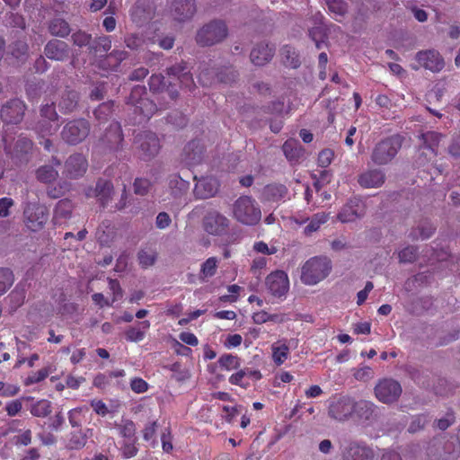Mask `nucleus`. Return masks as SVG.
Listing matches in <instances>:
<instances>
[{
    "instance_id": "69168bd1",
    "label": "nucleus",
    "mask_w": 460,
    "mask_h": 460,
    "mask_svg": "<svg viewBox=\"0 0 460 460\" xmlns=\"http://www.w3.org/2000/svg\"><path fill=\"white\" fill-rule=\"evenodd\" d=\"M333 152L330 149H324L319 153L318 164L321 167H327L332 161Z\"/></svg>"
},
{
    "instance_id": "b1692460",
    "label": "nucleus",
    "mask_w": 460,
    "mask_h": 460,
    "mask_svg": "<svg viewBox=\"0 0 460 460\" xmlns=\"http://www.w3.org/2000/svg\"><path fill=\"white\" fill-rule=\"evenodd\" d=\"M218 190V183L215 179L206 178L196 183L195 190L201 199H208L214 196Z\"/></svg>"
},
{
    "instance_id": "9d476101",
    "label": "nucleus",
    "mask_w": 460,
    "mask_h": 460,
    "mask_svg": "<svg viewBox=\"0 0 460 460\" xmlns=\"http://www.w3.org/2000/svg\"><path fill=\"white\" fill-rule=\"evenodd\" d=\"M422 145L420 148V155L418 163L420 165H424L426 162H433L437 155L436 147L438 146L441 135L429 131L421 134Z\"/></svg>"
},
{
    "instance_id": "7c9ffc66",
    "label": "nucleus",
    "mask_w": 460,
    "mask_h": 460,
    "mask_svg": "<svg viewBox=\"0 0 460 460\" xmlns=\"http://www.w3.org/2000/svg\"><path fill=\"white\" fill-rule=\"evenodd\" d=\"M328 10L333 14V18L337 22H341L347 13V5L342 0H327Z\"/></svg>"
},
{
    "instance_id": "c03bdc74",
    "label": "nucleus",
    "mask_w": 460,
    "mask_h": 460,
    "mask_svg": "<svg viewBox=\"0 0 460 460\" xmlns=\"http://www.w3.org/2000/svg\"><path fill=\"white\" fill-rule=\"evenodd\" d=\"M112 189L113 186L111 181L101 180L96 184V196L101 199L102 203H104L106 199L110 197Z\"/></svg>"
},
{
    "instance_id": "a18cd8bd",
    "label": "nucleus",
    "mask_w": 460,
    "mask_h": 460,
    "mask_svg": "<svg viewBox=\"0 0 460 460\" xmlns=\"http://www.w3.org/2000/svg\"><path fill=\"white\" fill-rule=\"evenodd\" d=\"M88 411L86 406L77 407L68 411V420L72 427H80L84 416Z\"/></svg>"
},
{
    "instance_id": "f8f14e48",
    "label": "nucleus",
    "mask_w": 460,
    "mask_h": 460,
    "mask_svg": "<svg viewBox=\"0 0 460 460\" xmlns=\"http://www.w3.org/2000/svg\"><path fill=\"white\" fill-rule=\"evenodd\" d=\"M229 219L216 210L208 212L203 218L205 231L212 235L225 234L229 228Z\"/></svg>"
},
{
    "instance_id": "3c124183",
    "label": "nucleus",
    "mask_w": 460,
    "mask_h": 460,
    "mask_svg": "<svg viewBox=\"0 0 460 460\" xmlns=\"http://www.w3.org/2000/svg\"><path fill=\"white\" fill-rule=\"evenodd\" d=\"M417 257V250L413 246H407L398 252L399 261L402 263L412 262Z\"/></svg>"
},
{
    "instance_id": "393cba45",
    "label": "nucleus",
    "mask_w": 460,
    "mask_h": 460,
    "mask_svg": "<svg viewBox=\"0 0 460 460\" xmlns=\"http://www.w3.org/2000/svg\"><path fill=\"white\" fill-rule=\"evenodd\" d=\"M272 360L277 366L282 365L289 356V344L287 340H280L271 345Z\"/></svg>"
},
{
    "instance_id": "603ef678",
    "label": "nucleus",
    "mask_w": 460,
    "mask_h": 460,
    "mask_svg": "<svg viewBox=\"0 0 460 460\" xmlns=\"http://www.w3.org/2000/svg\"><path fill=\"white\" fill-rule=\"evenodd\" d=\"M113 102L102 103L95 111L94 115L100 121L106 120L112 112Z\"/></svg>"
},
{
    "instance_id": "58836bf2",
    "label": "nucleus",
    "mask_w": 460,
    "mask_h": 460,
    "mask_svg": "<svg viewBox=\"0 0 460 460\" xmlns=\"http://www.w3.org/2000/svg\"><path fill=\"white\" fill-rule=\"evenodd\" d=\"M90 405L93 411L101 416H106L109 413H115L117 411V406L111 404L108 406L102 400L93 399L90 402Z\"/></svg>"
},
{
    "instance_id": "680f3d73",
    "label": "nucleus",
    "mask_w": 460,
    "mask_h": 460,
    "mask_svg": "<svg viewBox=\"0 0 460 460\" xmlns=\"http://www.w3.org/2000/svg\"><path fill=\"white\" fill-rule=\"evenodd\" d=\"M151 183L147 179L138 178L134 182L135 193L138 195H145L148 192Z\"/></svg>"
},
{
    "instance_id": "79ce46f5",
    "label": "nucleus",
    "mask_w": 460,
    "mask_h": 460,
    "mask_svg": "<svg viewBox=\"0 0 460 460\" xmlns=\"http://www.w3.org/2000/svg\"><path fill=\"white\" fill-rule=\"evenodd\" d=\"M218 364L222 369L231 371L240 367V359L237 356L225 354L219 358Z\"/></svg>"
},
{
    "instance_id": "338daca9",
    "label": "nucleus",
    "mask_w": 460,
    "mask_h": 460,
    "mask_svg": "<svg viewBox=\"0 0 460 460\" xmlns=\"http://www.w3.org/2000/svg\"><path fill=\"white\" fill-rule=\"evenodd\" d=\"M217 76L220 82L229 84L235 80L237 77V73L232 67H228L226 68V73L220 72L217 75Z\"/></svg>"
},
{
    "instance_id": "aec40b11",
    "label": "nucleus",
    "mask_w": 460,
    "mask_h": 460,
    "mask_svg": "<svg viewBox=\"0 0 460 460\" xmlns=\"http://www.w3.org/2000/svg\"><path fill=\"white\" fill-rule=\"evenodd\" d=\"M203 148L198 141L190 142L183 149L182 162L188 166H194L202 161Z\"/></svg>"
},
{
    "instance_id": "49530a36",
    "label": "nucleus",
    "mask_w": 460,
    "mask_h": 460,
    "mask_svg": "<svg viewBox=\"0 0 460 460\" xmlns=\"http://www.w3.org/2000/svg\"><path fill=\"white\" fill-rule=\"evenodd\" d=\"M267 264L268 259L266 257L261 255L255 256L251 263L250 271L255 278L260 279Z\"/></svg>"
},
{
    "instance_id": "4d7b16f0",
    "label": "nucleus",
    "mask_w": 460,
    "mask_h": 460,
    "mask_svg": "<svg viewBox=\"0 0 460 460\" xmlns=\"http://www.w3.org/2000/svg\"><path fill=\"white\" fill-rule=\"evenodd\" d=\"M72 40L75 45L84 47L90 43L92 36L84 31H79L72 34Z\"/></svg>"
},
{
    "instance_id": "e433bc0d",
    "label": "nucleus",
    "mask_w": 460,
    "mask_h": 460,
    "mask_svg": "<svg viewBox=\"0 0 460 460\" xmlns=\"http://www.w3.org/2000/svg\"><path fill=\"white\" fill-rule=\"evenodd\" d=\"M13 271L7 268H0V296L4 295L13 284Z\"/></svg>"
},
{
    "instance_id": "0e129e2a",
    "label": "nucleus",
    "mask_w": 460,
    "mask_h": 460,
    "mask_svg": "<svg viewBox=\"0 0 460 460\" xmlns=\"http://www.w3.org/2000/svg\"><path fill=\"white\" fill-rule=\"evenodd\" d=\"M109 288L112 292L111 303H114L122 297V289L116 279H109Z\"/></svg>"
},
{
    "instance_id": "f257e3e1",
    "label": "nucleus",
    "mask_w": 460,
    "mask_h": 460,
    "mask_svg": "<svg viewBox=\"0 0 460 460\" xmlns=\"http://www.w3.org/2000/svg\"><path fill=\"white\" fill-rule=\"evenodd\" d=\"M332 270L331 260L325 256H315L305 262L301 270V281L314 286L323 280Z\"/></svg>"
},
{
    "instance_id": "39448f33",
    "label": "nucleus",
    "mask_w": 460,
    "mask_h": 460,
    "mask_svg": "<svg viewBox=\"0 0 460 460\" xmlns=\"http://www.w3.org/2000/svg\"><path fill=\"white\" fill-rule=\"evenodd\" d=\"M135 146L142 160L148 161L155 157L160 151V141L152 132L139 133L135 138Z\"/></svg>"
},
{
    "instance_id": "774afa93",
    "label": "nucleus",
    "mask_w": 460,
    "mask_h": 460,
    "mask_svg": "<svg viewBox=\"0 0 460 460\" xmlns=\"http://www.w3.org/2000/svg\"><path fill=\"white\" fill-rule=\"evenodd\" d=\"M28 53V45L25 42H16L13 48L12 54L16 58H21Z\"/></svg>"
},
{
    "instance_id": "473e14b6",
    "label": "nucleus",
    "mask_w": 460,
    "mask_h": 460,
    "mask_svg": "<svg viewBox=\"0 0 460 460\" xmlns=\"http://www.w3.org/2000/svg\"><path fill=\"white\" fill-rule=\"evenodd\" d=\"M218 260L216 257H209L201 265L199 278L201 280H206L213 277L217 269Z\"/></svg>"
},
{
    "instance_id": "2f4dec72",
    "label": "nucleus",
    "mask_w": 460,
    "mask_h": 460,
    "mask_svg": "<svg viewBox=\"0 0 460 460\" xmlns=\"http://www.w3.org/2000/svg\"><path fill=\"white\" fill-rule=\"evenodd\" d=\"M328 218L329 215L323 212L314 215L308 225L304 229L305 234L310 235L316 232L322 225L327 222Z\"/></svg>"
},
{
    "instance_id": "c9c22d12",
    "label": "nucleus",
    "mask_w": 460,
    "mask_h": 460,
    "mask_svg": "<svg viewBox=\"0 0 460 460\" xmlns=\"http://www.w3.org/2000/svg\"><path fill=\"white\" fill-rule=\"evenodd\" d=\"M49 31L54 36L64 38L70 33V27L65 20L58 18L51 22Z\"/></svg>"
},
{
    "instance_id": "a878e982",
    "label": "nucleus",
    "mask_w": 460,
    "mask_h": 460,
    "mask_svg": "<svg viewBox=\"0 0 460 460\" xmlns=\"http://www.w3.org/2000/svg\"><path fill=\"white\" fill-rule=\"evenodd\" d=\"M285 156L291 163L297 162L304 155V149L296 140H288L282 146Z\"/></svg>"
},
{
    "instance_id": "bf43d9fd",
    "label": "nucleus",
    "mask_w": 460,
    "mask_h": 460,
    "mask_svg": "<svg viewBox=\"0 0 460 460\" xmlns=\"http://www.w3.org/2000/svg\"><path fill=\"white\" fill-rule=\"evenodd\" d=\"M20 392V387L16 385L5 384L0 382V395L3 397H13Z\"/></svg>"
},
{
    "instance_id": "6e6d98bb",
    "label": "nucleus",
    "mask_w": 460,
    "mask_h": 460,
    "mask_svg": "<svg viewBox=\"0 0 460 460\" xmlns=\"http://www.w3.org/2000/svg\"><path fill=\"white\" fill-rule=\"evenodd\" d=\"M8 299L13 303V307L17 308L21 306L25 299V292L16 287L8 296Z\"/></svg>"
},
{
    "instance_id": "2eb2a0df",
    "label": "nucleus",
    "mask_w": 460,
    "mask_h": 460,
    "mask_svg": "<svg viewBox=\"0 0 460 460\" xmlns=\"http://www.w3.org/2000/svg\"><path fill=\"white\" fill-rule=\"evenodd\" d=\"M24 111V103L19 99H14L2 107L0 116L6 123L17 124L22 119Z\"/></svg>"
},
{
    "instance_id": "5fc2aeb1",
    "label": "nucleus",
    "mask_w": 460,
    "mask_h": 460,
    "mask_svg": "<svg viewBox=\"0 0 460 460\" xmlns=\"http://www.w3.org/2000/svg\"><path fill=\"white\" fill-rule=\"evenodd\" d=\"M4 409L9 417L18 415L22 409V399H15L7 402Z\"/></svg>"
},
{
    "instance_id": "f03ea898",
    "label": "nucleus",
    "mask_w": 460,
    "mask_h": 460,
    "mask_svg": "<svg viewBox=\"0 0 460 460\" xmlns=\"http://www.w3.org/2000/svg\"><path fill=\"white\" fill-rule=\"evenodd\" d=\"M233 217L243 225L254 226L261 220V212L252 198L242 196L233 205Z\"/></svg>"
},
{
    "instance_id": "37998d69",
    "label": "nucleus",
    "mask_w": 460,
    "mask_h": 460,
    "mask_svg": "<svg viewBox=\"0 0 460 460\" xmlns=\"http://www.w3.org/2000/svg\"><path fill=\"white\" fill-rule=\"evenodd\" d=\"M281 55L284 59V62L287 66L294 67V68H296L299 66L300 61H299L298 55L296 54L295 49H293L289 46H285L281 49Z\"/></svg>"
},
{
    "instance_id": "423d86ee",
    "label": "nucleus",
    "mask_w": 460,
    "mask_h": 460,
    "mask_svg": "<svg viewBox=\"0 0 460 460\" xmlns=\"http://www.w3.org/2000/svg\"><path fill=\"white\" fill-rule=\"evenodd\" d=\"M402 394V386L399 382L392 378L380 380L375 386V395L383 403L396 402Z\"/></svg>"
},
{
    "instance_id": "ddd939ff",
    "label": "nucleus",
    "mask_w": 460,
    "mask_h": 460,
    "mask_svg": "<svg viewBox=\"0 0 460 460\" xmlns=\"http://www.w3.org/2000/svg\"><path fill=\"white\" fill-rule=\"evenodd\" d=\"M416 61L419 66H412L414 69H418L421 66L425 69L430 70L431 72L438 73L445 66V62L441 55L433 49L418 52L416 55Z\"/></svg>"
},
{
    "instance_id": "72a5a7b5",
    "label": "nucleus",
    "mask_w": 460,
    "mask_h": 460,
    "mask_svg": "<svg viewBox=\"0 0 460 460\" xmlns=\"http://www.w3.org/2000/svg\"><path fill=\"white\" fill-rule=\"evenodd\" d=\"M119 429V435L126 440H137L136 438V426L132 420H124L119 424H115Z\"/></svg>"
},
{
    "instance_id": "de8ad7c7",
    "label": "nucleus",
    "mask_w": 460,
    "mask_h": 460,
    "mask_svg": "<svg viewBox=\"0 0 460 460\" xmlns=\"http://www.w3.org/2000/svg\"><path fill=\"white\" fill-rule=\"evenodd\" d=\"M111 48V40L109 36H101L98 37L93 44L91 46V49L93 50L95 53L108 52Z\"/></svg>"
},
{
    "instance_id": "4468645a",
    "label": "nucleus",
    "mask_w": 460,
    "mask_h": 460,
    "mask_svg": "<svg viewBox=\"0 0 460 460\" xmlns=\"http://www.w3.org/2000/svg\"><path fill=\"white\" fill-rule=\"evenodd\" d=\"M342 460H373L374 452L367 445L351 441L341 449Z\"/></svg>"
},
{
    "instance_id": "f704fd0d",
    "label": "nucleus",
    "mask_w": 460,
    "mask_h": 460,
    "mask_svg": "<svg viewBox=\"0 0 460 460\" xmlns=\"http://www.w3.org/2000/svg\"><path fill=\"white\" fill-rule=\"evenodd\" d=\"M37 179L44 183L53 182L58 175L53 165H43L37 170Z\"/></svg>"
},
{
    "instance_id": "5701e85b",
    "label": "nucleus",
    "mask_w": 460,
    "mask_h": 460,
    "mask_svg": "<svg viewBox=\"0 0 460 460\" xmlns=\"http://www.w3.org/2000/svg\"><path fill=\"white\" fill-rule=\"evenodd\" d=\"M93 430L89 428L71 432L66 443V447L70 450H80L84 448L88 438L93 436Z\"/></svg>"
},
{
    "instance_id": "f3484780",
    "label": "nucleus",
    "mask_w": 460,
    "mask_h": 460,
    "mask_svg": "<svg viewBox=\"0 0 460 460\" xmlns=\"http://www.w3.org/2000/svg\"><path fill=\"white\" fill-rule=\"evenodd\" d=\"M275 49L266 42H261L255 45L250 54L251 62L255 66H264L273 58Z\"/></svg>"
},
{
    "instance_id": "c756f323",
    "label": "nucleus",
    "mask_w": 460,
    "mask_h": 460,
    "mask_svg": "<svg viewBox=\"0 0 460 460\" xmlns=\"http://www.w3.org/2000/svg\"><path fill=\"white\" fill-rule=\"evenodd\" d=\"M52 411L51 402L48 400L42 399L32 403L30 411L31 415L38 418H45L50 414Z\"/></svg>"
},
{
    "instance_id": "09e8293b",
    "label": "nucleus",
    "mask_w": 460,
    "mask_h": 460,
    "mask_svg": "<svg viewBox=\"0 0 460 460\" xmlns=\"http://www.w3.org/2000/svg\"><path fill=\"white\" fill-rule=\"evenodd\" d=\"M373 369L368 366H362L353 370V376L358 381L367 382L374 377Z\"/></svg>"
},
{
    "instance_id": "052dcab7",
    "label": "nucleus",
    "mask_w": 460,
    "mask_h": 460,
    "mask_svg": "<svg viewBox=\"0 0 460 460\" xmlns=\"http://www.w3.org/2000/svg\"><path fill=\"white\" fill-rule=\"evenodd\" d=\"M126 338L128 341L132 342L141 341L145 338L144 331L140 330V328H137L135 326L128 328L126 331Z\"/></svg>"
},
{
    "instance_id": "a19ab883",
    "label": "nucleus",
    "mask_w": 460,
    "mask_h": 460,
    "mask_svg": "<svg viewBox=\"0 0 460 460\" xmlns=\"http://www.w3.org/2000/svg\"><path fill=\"white\" fill-rule=\"evenodd\" d=\"M139 264L143 268H148L155 264L157 253L152 249H143L137 254Z\"/></svg>"
},
{
    "instance_id": "0eeeda50",
    "label": "nucleus",
    "mask_w": 460,
    "mask_h": 460,
    "mask_svg": "<svg viewBox=\"0 0 460 460\" xmlns=\"http://www.w3.org/2000/svg\"><path fill=\"white\" fill-rule=\"evenodd\" d=\"M265 286L274 297H285L289 290L288 276L284 270H274L266 277Z\"/></svg>"
},
{
    "instance_id": "7ed1b4c3",
    "label": "nucleus",
    "mask_w": 460,
    "mask_h": 460,
    "mask_svg": "<svg viewBox=\"0 0 460 460\" xmlns=\"http://www.w3.org/2000/svg\"><path fill=\"white\" fill-rule=\"evenodd\" d=\"M402 144V138L398 135L379 141L372 150L371 161L377 165L389 164L396 156Z\"/></svg>"
},
{
    "instance_id": "ea45409f",
    "label": "nucleus",
    "mask_w": 460,
    "mask_h": 460,
    "mask_svg": "<svg viewBox=\"0 0 460 460\" xmlns=\"http://www.w3.org/2000/svg\"><path fill=\"white\" fill-rule=\"evenodd\" d=\"M77 99L78 95L75 92L66 93L59 102L60 110L66 113L72 111L77 104Z\"/></svg>"
},
{
    "instance_id": "cd10ccee",
    "label": "nucleus",
    "mask_w": 460,
    "mask_h": 460,
    "mask_svg": "<svg viewBox=\"0 0 460 460\" xmlns=\"http://www.w3.org/2000/svg\"><path fill=\"white\" fill-rule=\"evenodd\" d=\"M185 69L186 67L184 65L179 64L170 67L168 69V74L177 76L183 86L190 89L193 84L192 75L189 72L185 71Z\"/></svg>"
},
{
    "instance_id": "13d9d810",
    "label": "nucleus",
    "mask_w": 460,
    "mask_h": 460,
    "mask_svg": "<svg viewBox=\"0 0 460 460\" xmlns=\"http://www.w3.org/2000/svg\"><path fill=\"white\" fill-rule=\"evenodd\" d=\"M253 251L261 254L272 255L278 252V249L273 245L269 246L266 243L260 241L254 243Z\"/></svg>"
},
{
    "instance_id": "c85d7f7f",
    "label": "nucleus",
    "mask_w": 460,
    "mask_h": 460,
    "mask_svg": "<svg viewBox=\"0 0 460 460\" xmlns=\"http://www.w3.org/2000/svg\"><path fill=\"white\" fill-rule=\"evenodd\" d=\"M72 210V202L68 199H61L56 205L54 211V219L57 223H61L62 220L69 218Z\"/></svg>"
},
{
    "instance_id": "dca6fc26",
    "label": "nucleus",
    "mask_w": 460,
    "mask_h": 460,
    "mask_svg": "<svg viewBox=\"0 0 460 460\" xmlns=\"http://www.w3.org/2000/svg\"><path fill=\"white\" fill-rule=\"evenodd\" d=\"M385 181V172L377 168L367 169L358 176V182L364 189L380 188Z\"/></svg>"
},
{
    "instance_id": "a211bd4d",
    "label": "nucleus",
    "mask_w": 460,
    "mask_h": 460,
    "mask_svg": "<svg viewBox=\"0 0 460 460\" xmlns=\"http://www.w3.org/2000/svg\"><path fill=\"white\" fill-rule=\"evenodd\" d=\"M195 11L193 0H174L171 4L172 15L179 22L190 19Z\"/></svg>"
},
{
    "instance_id": "412c9836",
    "label": "nucleus",
    "mask_w": 460,
    "mask_h": 460,
    "mask_svg": "<svg viewBox=\"0 0 460 460\" xmlns=\"http://www.w3.org/2000/svg\"><path fill=\"white\" fill-rule=\"evenodd\" d=\"M87 169V161L82 155H71L66 163V172L73 178L82 176Z\"/></svg>"
},
{
    "instance_id": "6ab92c4d",
    "label": "nucleus",
    "mask_w": 460,
    "mask_h": 460,
    "mask_svg": "<svg viewBox=\"0 0 460 460\" xmlns=\"http://www.w3.org/2000/svg\"><path fill=\"white\" fill-rule=\"evenodd\" d=\"M364 215V206L358 199H350L338 215V218L343 223L353 222Z\"/></svg>"
},
{
    "instance_id": "4c0bfd02",
    "label": "nucleus",
    "mask_w": 460,
    "mask_h": 460,
    "mask_svg": "<svg viewBox=\"0 0 460 460\" xmlns=\"http://www.w3.org/2000/svg\"><path fill=\"white\" fill-rule=\"evenodd\" d=\"M374 409L375 404L369 401L355 402L354 413H357L359 418L367 420L372 415Z\"/></svg>"
},
{
    "instance_id": "8fccbe9b",
    "label": "nucleus",
    "mask_w": 460,
    "mask_h": 460,
    "mask_svg": "<svg viewBox=\"0 0 460 460\" xmlns=\"http://www.w3.org/2000/svg\"><path fill=\"white\" fill-rule=\"evenodd\" d=\"M155 110V104L148 99H140L136 103V111H139L145 117L149 118Z\"/></svg>"
},
{
    "instance_id": "e2e57ef3",
    "label": "nucleus",
    "mask_w": 460,
    "mask_h": 460,
    "mask_svg": "<svg viewBox=\"0 0 460 460\" xmlns=\"http://www.w3.org/2000/svg\"><path fill=\"white\" fill-rule=\"evenodd\" d=\"M31 430L25 429L13 438L14 444L16 446H28L31 443Z\"/></svg>"
},
{
    "instance_id": "6e6552de",
    "label": "nucleus",
    "mask_w": 460,
    "mask_h": 460,
    "mask_svg": "<svg viewBox=\"0 0 460 460\" xmlns=\"http://www.w3.org/2000/svg\"><path fill=\"white\" fill-rule=\"evenodd\" d=\"M355 411V402L349 396L333 397L329 404V416L336 420H348Z\"/></svg>"
},
{
    "instance_id": "bb28decb",
    "label": "nucleus",
    "mask_w": 460,
    "mask_h": 460,
    "mask_svg": "<svg viewBox=\"0 0 460 460\" xmlns=\"http://www.w3.org/2000/svg\"><path fill=\"white\" fill-rule=\"evenodd\" d=\"M288 194V189L282 184H270L263 190V196L268 200L278 201L285 198Z\"/></svg>"
},
{
    "instance_id": "9b49d317",
    "label": "nucleus",
    "mask_w": 460,
    "mask_h": 460,
    "mask_svg": "<svg viewBox=\"0 0 460 460\" xmlns=\"http://www.w3.org/2000/svg\"><path fill=\"white\" fill-rule=\"evenodd\" d=\"M89 124L84 119L68 122L62 130V138L69 144H77L83 141L89 134Z\"/></svg>"
},
{
    "instance_id": "20e7f679",
    "label": "nucleus",
    "mask_w": 460,
    "mask_h": 460,
    "mask_svg": "<svg viewBox=\"0 0 460 460\" xmlns=\"http://www.w3.org/2000/svg\"><path fill=\"white\" fill-rule=\"evenodd\" d=\"M228 30L225 22L213 21L204 25L198 32L196 40L202 46H212L226 38Z\"/></svg>"
},
{
    "instance_id": "864d4df0",
    "label": "nucleus",
    "mask_w": 460,
    "mask_h": 460,
    "mask_svg": "<svg viewBox=\"0 0 460 460\" xmlns=\"http://www.w3.org/2000/svg\"><path fill=\"white\" fill-rule=\"evenodd\" d=\"M137 440H125L121 445L120 451L124 458L134 457L137 453V447H136Z\"/></svg>"
},
{
    "instance_id": "1a4fd4ad",
    "label": "nucleus",
    "mask_w": 460,
    "mask_h": 460,
    "mask_svg": "<svg viewBox=\"0 0 460 460\" xmlns=\"http://www.w3.org/2000/svg\"><path fill=\"white\" fill-rule=\"evenodd\" d=\"M23 214L26 226L34 232L40 230L48 220L46 208L37 203H28Z\"/></svg>"
},
{
    "instance_id": "4be33fe9",
    "label": "nucleus",
    "mask_w": 460,
    "mask_h": 460,
    "mask_svg": "<svg viewBox=\"0 0 460 460\" xmlns=\"http://www.w3.org/2000/svg\"><path fill=\"white\" fill-rule=\"evenodd\" d=\"M44 53L49 59L61 61L68 56V48L66 42L53 40L48 42Z\"/></svg>"
}]
</instances>
